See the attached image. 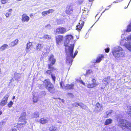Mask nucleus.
Segmentation results:
<instances>
[{"mask_svg": "<svg viewBox=\"0 0 131 131\" xmlns=\"http://www.w3.org/2000/svg\"><path fill=\"white\" fill-rule=\"evenodd\" d=\"M73 36L71 35H68L66 36L64 46H66V52L67 55L66 63L69 66L72 65L73 59L77 54L78 51L76 50L73 55L74 45L72 42Z\"/></svg>", "mask_w": 131, "mask_h": 131, "instance_id": "1", "label": "nucleus"}, {"mask_svg": "<svg viewBox=\"0 0 131 131\" xmlns=\"http://www.w3.org/2000/svg\"><path fill=\"white\" fill-rule=\"evenodd\" d=\"M113 57L117 60H122L125 57L124 51L123 48L119 46L114 47L112 51Z\"/></svg>", "mask_w": 131, "mask_h": 131, "instance_id": "2", "label": "nucleus"}, {"mask_svg": "<svg viewBox=\"0 0 131 131\" xmlns=\"http://www.w3.org/2000/svg\"><path fill=\"white\" fill-rule=\"evenodd\" d=\"M118 126L123 130L131 131V123L125 119H121L118 122Z\"/></svg>", "mask_w": 131, "mask_h": 131, "instance_id": "3", "label": "nucleus"}, {"mask_svg": "<svg viewBox=\"0 0 131 131\" xmlns=\"http://www.w3.org/2000/svg\"><path fill=\"white\" fill-rule=\"evenodd\" d=\"M43 83L47 89L50 93H53L55 92V90L53 85L50 82L49 79H46L44 81Z\"/></svg>", "mask_w": 131, "mask_h": 131, "instance_id": "4", "label": "nucleus"}, {"mask_svg": "<svg viewBox=\"0 0 131 131\" xmlns=\"http://www.w3.org/2000/svg\"><path fill=\"white\" fill-rule=\"evenodd\" d=\"M52 66L51 64L48 65L49 69L46 72V73L48 74L51 75L52 80L53 81L54 83L56 79V77L55 75L53 74V72H55L56 70Z\"/></svg>", "mask_w": 131, "mask_h": 131, "instance_id": "5", "label": "nucleus"}, {"mask_svg": "<svg viewBox=\"0 0 131 131\" xmlns=\"http://www.w3.org/2000/svg\"><path fill=\"white\" fill-rule=\"evenodd\" d=\"M26 115V113L25 112H23L21 114L20 117L19 118V120L21 122V123H24V124L20 125V127H23V126L27 122L25 119Z\"/></svg>", "mask_w": 131, "mask_h": 131, "instance_id": "6", "label": "nucleus"}, {"mask_svg": "<svg viewBox=\"0 0 131 131\" xmlns=\"http://www.w3.org/2000/svg\"><path fill=\"white\" fill-rule=\"evenodd\" d=\"M9 96V95L8 94H6L2 99L0 102V105L1 106H3L7 104Z\"/></svg>", "mask_w": 131, "mask_h": 131, "instance_id": "7", "label": "nucleus"}, {"mask_svg": "<svg viewBox=\"0 0 131 131\" xmlns=\"http://www.w3.org/2000/svg\"><path fill=\"white\" fill-rule=\"evenodd\" d=\"M66 29L63 27L57 28L56 30V33L58 34H63L66 32Z\"/></svg>", "mask_w": 131, "mask_h": 131, "instance_id": "8", "label": "nucleus"}, {"mask_svg": "<svg viewBox=\"0 0 131 131\" xmlns=\"http://www.w3.org/2000/svg\"><path fill=\"white\" fill-rule=\"evenodd\" d=\"M32 43L29 42L27 43V47L26 48V52L29 53L32 52L31 51L32 50L33 48L32 47Z\"/></svg>", "mask_w": 131, "mask_h": 131, "instance_id": "9", "label": "nucleus"}, {"mask_svg": "<svg viewBox=\"0 0 131 131\" xmlns=\"http://www.w3.org/2000/svg\"><path fill=\"white\" fill-rule=\"evenodd\" d=\"M92 83L91 84H89L88 85V87L89 88H94L98 84L96 81V80L94 79H93L92 80Z\"/></svg>", "mask_w": 131, "mask_h": 131, "instance_id": "10", "label": "nucleus"}, {"mask_svg": "<svg viewBox=\"0 0 131 131\" xmlns=\"http://www.w3.org/2000/svg\"><path fill=\"white\" fill-rule=\"evenodd\" d=\"M110 77H107L104 78L102 80V84L103 85V87H101L102 89L103 88H104L108 84V81L110 80Z\"/></svg>", "mask_w": 131, "mask_h": 131, "instance_id": "11", "label": "nucleus"}, {"mask_svg": "<svg viewBox=\"0 0 131 131\" xmlns=\"http://www.w3.org/2000/svg\"><path fill=\"white\" fill-rule=\"evenodd\" d=\"M29 17L25 14H23L22 15L21 20L22 22H28L29 20Z\"/></svg>", "mask_w": 131, "mask_h": 131, "instance_id": "12", "label": "nucleus"}, {"mask_svg": "<svg viewBox=\"0 0 131 131\" xmlns=\"http://www.w3.org/2000/svg\"><path fill=\"white\" fill-rule=\"evenodd\" d=\"M95 110L97 112L102 110V105L100 104L99 103H97L95 105Z\"/></svg>", "mask_w": 131, "mask_h": 131, "instance_id": "13", "label": "nucleus"}, {"mask_svg": "<svg viewBox=\"0 0 131 131\" xmlns=\"http://www.w3.org/2000/svg\"><path fill=\"white\" fill-rule=\"evenodd\" d=\"M84 23V21L80 20L79 23V25H77L76 26V29L78 30V31H80L82 29Z\"/></svg>", "mask_w": 131, "mask_h": 131, "instance_id": "14", "label": "nucleus"}, {"mask_svg": "<svg viewBox=\"0 0 131 131\" xmlns=\"http://www.w3.org/2000/svg\"><path fill=\"white\" fill-rule=\"evenodd\" d=\"M74 87V84L73 83L70 84H67L65 86L64 88L66 89H73Z\"/></svg>", "mask_w": 131, "mask_h": 131, "instance_id": "15", "label": "nucleus"}, {"mask_svg": "<svg viewBox=\"0 0 131 131\" xmlns=\"http://www.w3.org/2000/svg\"><path fill=\"white\" fill-rule=\"evenodd\" d=\"M49 61L51 62V66L54 64L56 61V60L53 58V55H51L49 58Z\"/></svg>", "mask_w": 131, "mask_h": 131, "instance_id": "16", "label": "nucleus"}, {"mask_svg": "<svg viewBox=\"0 0 131 131\" xmlns=\"http://www.w3.org/2000/svg\"><path fill=\"white\" fill-rule=\"evenodd\" d=\"M63 36L61 35H58L56 37V40L57 43L58 45L63 39Z\"/></svg>", "mask_w": 131, "mask_h": 131, "instance_id": "17", "label": "nucleus"}, {"mask_svg": "<svg viewBox=\"0 0 131 131\" xmlns=\"http://www.w3.org/2000/svg\"><path fill=\"white\" fill-rule=\"evenodd\" d=\"M124 46L129 51H131V42H125Z\"/></svg>", "mask_w": 131, "mask_h": 131, "instance_id": "18", "label": "nucleus"}, {"mask_svg": "<svg viewBox=\"0 0 131 131\" xmlns=\"http://www.w3.org/2000/svg\"><path fill=\"white\" fill-rule=\"evenodd\" d=\"M54 10L52 9H49L48 11H44L42 13V15L43 16H45L50 13H53Z\"/></svg>", "mask_w": 131, "mask_h": 131, "instance_id": "19", "label": "nucleus"}, {"mask_svg": "<svg viewBox=\"0 0 131 131\" xmlns=\"http://www.w3.org/2000/svg\"><path fill=\"white\" fill-rule=\"evenodd\" d=\"M24 124V123H20L15 125L14 127L12 128V130H10V131H16L17 129V128L18 127H21L20 125H23Z\"/></svg>", "mask_w": 131, "mask_h": 131, "instance_id": "20", "label": "nucleus"}, {"mask_svg": "<svg viewBox=\"0 0 131 131\" xmlns=\"http://www.w3.org/2000/svg\"><path fill=\"white\" fill-rule=\"evenodd\" d=\"M113 113V111L112 110H110L107 111L106 112V115H104V117H108V116L111 115Z\"/></svg>", "mask_w": 131, "mask_h": 131, "instance_id": "21", "label": "nucleus"}, {"mask_svg": "<svg viewBox=\"0 0 131 131\" xmlns=\"http://www.w3.org/2000/svg\"><path fill=\"white\" fill-rule=\"evenodd\" d=\"M73 10L71 8L67 7L66 10V13L68 14H71Z\"/></svg>", "mask_w": 131, "mask_h": 131, "instance_id": "22", "label": "nucleus"}, {"mask_svg": "<svg viewBox=\"0 0 131 131\" xmlns=\"http://www.w3.org/2000/svg\"><path fill=\"white\" fill-rule=\"evenodd\" d=\"M39 114L38 112H35L32 115L31 117L32 118H37L39 117Z\"/></svg>", "mask_w": 131, "mask_h": 131, "instance_id": "23", "label": "nucleus"}, {"mask_svg": "<svg viewBox=\"0 0 131 131\" xmlns=\"http://www.w3.org/2000/svg\"><path fill=\"white\" fill-rule=\"evenodd\" d=\"M104 57V56L102 55L99 56L97 58L95 62L97 63L100 62Z\"/></svg>", "mask_w": 131, "mask_h": 131, "instance_id": "24", "label": "nucleus"}, {"mask_svg": "<svg viewBox=\"0 0 131 131\" xmlns=\"http://www.w3.org/2000/svg\"><path fill=\"white\" fill-rule=\"evenodd\" d=\"M18 41V39H16L13 41L11 43L9 44V45L11 47H13L16 45Z\"/></svg>", "mask_w": 131, "mask_h": 131, "instance_id": "25", "label": "nucleus"}, {"mask_svg": "<svg viewBox=\"0 0 131 131\" xmlns=\"http://www.w3.org/2000/svg\"><path fill=\"white\" fill-rule=\"evenodd\" d=\"M39 121L41 124H44L47 122L48 120L46 119L42 118L39 119Z\"/></svg>", "mask_w": 131, "mask_h": 131, "instance_id": "26", "label": "nucleus"}, {"mask_svg": "<svg viewBox=\"0 0 131 131\" xmlns=\"http://www.w3.org/2000/svg\"><path fill=\"white\" fill-rule=\"evenodd\" d=\"M20 74L19 73H15L14 74L15 78L16 80H18L20 78Z\"/></svg>", "mask_w": 131, "mask_h": 131, "instance_id": "27", "label": "nucleus"}, {"mask_svg": "<svg viewBox=\"0 0 131 131\" xmlns=\"http://www.w3.org/2000/svg\"><path fill=\"white\" fill-rule=\"evenodd\" d=\"M112 119L110 118L107 119L105 122V125H107L109 124H110L112 123Z\"/></svg>", "mask_w": 131, "mask_h": 131, "instance_id": "28", "label": "nucleus"}, {"mask_svg": "<svg viewBox=\"0 0 131 131\" xmlns=\"http://www.w3.org/2000/svg\"><path fill=\"white\" fill-rule=\"evenodd\" d=\"M8 47V45L7 44H4L0 48V51H3L6 49Z\"/></svg>", "mask_w": 131, "mask_h": 131, "instance_id": "29", "label": "nucleus"}, {"mask_svg": "<svg viewBox=\"0 0 131 131\" xmlns=\"http://www.w3.org/2000/svg\"><path fill=\"white\" fill-rule=\"evenodd\" d=\"M42 48L41 45L40 44H38L36 46V49L38 51H40L41 50Z\"/></svg>", "mask_w": 131, "mask_h": 131, "instance_id": "30", "label": "nucleus"}, {"mask_svg": "<svg viewBox=\"0 0 131 131\" xmlns=\"http://www.w3.org/2000/svg\"><path fill=\"white\" fill-rule=\"evenodd\" d=\"M43 37L45 39L49 40L51 38V37L50 35H45L43 36Z\"/></svg>", "mask_w": 131, "mask_h": 131, "instance_id": "31", "label": "nucleus"}, {"mask_svg": "<svg viewBox=\"0 0 131 131\" xmlns=\"http://www.w3.org/2000/svg\"><path fill=\"white\" fill-rule=\"evenodd\" d=\"M79 106L82 109H85L87 108L86 106L82 103H79Z\"/></svg>", "mask_w": 131, "mask_h": 131, "instance_id": "32", "label": "nucleus"}, {"mask_svg": "<svg viewBox=\"0 0 131 131\" xmlns=\"http://www.w3.org/2000/svg\"><path fill=\"white\" fill-rule=\"evenodd\" d=\"M57 129V127L55 126H52L49 128V131H56Z\"/></svg>", "mask_w": 131, "mask_h": 131, "instance_id": "33", "label": "nucleus"}, {"mask_svg": "<svg viewBox=\"0 0 131 131\" xmlns=\"http://www.w3.org/2000/svg\"><path fill=\"white\" fill-rule=\"evenodd\" d=\"M125 38H126V37L124 38L123 39H122L120 42V45H123L124 46V45L125 44V42H125V41H127V42L128 41V40H124V39Z\"/></svg>", "mask_w": 131, "mask_h": 131, "instance_id": "34", "label": "nucleus"}, {"mask_svg": "<svg viewBox=\"0 0 131 131\" xmlns=\"http://www.w3.org/2000/svg\"><path fill=\"white\" fill-rule=\"evenodd\" d=\"M126 31L128 32H129L131 31V23L128 26Z\"/></svg>", "mask_w": 131, "mask_h": 131, "instance_id": "35", "label": "nucleus"}, {"mask_svg": "<svg viewBox=\"0 0 131 131\" xmlns=\"http://www.w3.org/2000/svg\"><path fill=\"white\" fill-rule=\"evenodd\" d=\"M38 98L37 96H34L33 97V101L35 103H36L38 101Z\"/></svg>", "mask_w": 131, "mask_h": 131, "instance_id": "36", "label": "nucleus"}, {"mask_svg": "<svg viewBox=\"0 0 131 131\" xmlns=\"http://www.w3.org/2000/svg\"><path fill=\"white\" fill-rule=\"evenodd\" d=\"M124 40H128V41H131V35L127 38L126 37L124 39Z\"/></svg>", "mask_w": 131, "mask_h": 131, "instance_id": "37", "label": "nucleus"}, {"mask_svg": "<svg viewBox=\"0 0 131 131\" xmlns=\"http://www.w3.org/2000/svg\"><path fill=\"white\" fill-rule=\"evenodd\" d=\"M13 102L12 101H10L9 103H8L7 105L9 107H12V105H13Z\"/></svg>", "mask_w": 131, "mask_h": 131, "instance_id": "38", "label": "nucleus"}, {"mask_svg": "<svg viewBox=\"0 0 131 131\" xmlns=\"http://www.w3.org/2000/svg\"><path fill=\"white\" fill-rule=\"evenodd\" d=\"M72 105L74 106L77 107L78 106H79V103H75L73 104Z\"/></svg>", "mask_w": 131, "mask_h": 131, "instance_id": "39", "label": "nucleus"}, {"mask_svg": "<svg viewBox=\"0 0 131 131\" xmlns=\"http://www.w3.org/2000/svg\"><path fill=\"white\" fill-rule=\"evenodd\" d=\"M92 72V71L91 70H89L86 71V74L87 75H89Z\"/></svg>", "mask_w": 131, "mask_h": 131, "instance_id": "40", "label": "nucleus"}, {"mask_svg": "<svg viewBox=\"0 0 131 131\" xmlns=\"http://www.w3.org/2000/svg\"><path fill=\"white\" fill-rule=\"evenodd\" d=\"M5 123V122L4 121H2L0 122V127L2 128V126Z\"/></svg>", "mask_w": 131, "mask_h": 131, "instance_id": "41", "label": "nucleus"}, {"mask_svg": "<svg viewBox=\"0 0 131 131\" xmlns=\"http://www.w3.org/2000/svg\"><path fill=\"white\" fill-rule=\"evenodd\" d=\"M45 27L47 29H50L51 28V26L50 25H47L45 26Z\"/></svg>", "mask_w": 131, "mask_h": 131, "instance_id": "42", "label": "nucleus"}, {"mask_svg": "<svg viewBox=\"0 0 131 131\" xmlns=\"http://www.w3.org/2000/svg\"><path fill=\"white\" fill-rule=\"evenodd\" d=\"M128 110H129L128 112H127L128 113V114H130L131 115V106L128 108Z\"/></svg>", "mask_w": 131, "mask_h": 131, "instance_id": "43", "label": "nucleus"}, {"mask_svg": "<svg viewBox=\"0 0 131 131\" xmlns=\"http://www.w3.org/2000/svg\"><path fill=\"white\" fill-rule=\"evenodd\" d=\"M1 2L2 4H5L7 2V0H1Z\"/></svg>", "mask_w": 131, "mask_h": 131, "instance_id": "44", "label": "nucleus"}, {"mask_svg": "<svg viewBox=\"0 0 131 131\" xmlns=\"http://www.w3.org/2000/svg\"><path fill=\"white\" fill-rule=\"evenodd\" d=\"M11 15V14L8 13H7L5 14V16L7 17H8Z\"/></svg>", "mask_w": 131, "mask_h": 131, "instance_id": "45", "label": "nucleus"}, {"mask_svg": "<svg viewBox=\"0 0 131 131\" xmlns=\"http://www.w3.org/2000/svg\"><path fill=\"white\" fill-rule=\"evenodd\" d=\"M105 51L106 52H108L110 50V48H107L105 49Z\"/></svg>", "mask_w": 131, "mask_h": 131, "instance_id": "46", "label": "nucleus"}, {"mask_svg": "<svg viewBox=\"0 0 131 131\" xmlns=\"http://www.w3.org/2000/svg\"><path fill=\"white\" fill-rule=\"evenodd\" d=\"M80 83H82V84H83L85 86V83L82 80L80 81Z\"/></svg>", "mask_w": 131, "mask_h": 131, "instance_id": "47", "label": "nucleus"}, {"mask_svg": "<svg viewBox=\"0 0 131 131\" xmlns=\"http://www.w3.org/2000/svg\"><path fill=\"white\" fill-rule=\"evenodd\" d=\"M122 0H118V1H114V2H113V3H117L119 2L120 1H122Z\"/></svg>", "mask_w": 131, "mask_h": 131, "instance_id": "48", "label": "nucleus"}, {"mask_svg": "<svg viewBox=\"0 0 131 131\" xmlns=\"http://www.w3.org/2000/svg\"><path fill=\"white\" fill-rule=\"evenodd\" d=\"M43 94V95L44 96L45 95V92H41Z\"/></svg>", "mask_w": 131, "mask_h": 131, "instance_id": "49", "label": "nucleus"}, {"mask_svg": "<svg viewBox=\"0 0 131 131\" xmlns=\"http://www.w3.org/2000/svg\"><path fill=\"white\" fill-rule=\"evenodd\" d=\"M12 9H10L8 10V11L9 12H10L11 11H12Z\"/></svg>", "mask_w": 131, "mask_h": 131, "instance_id": "50", "label": "nucleus"}, {"mask_svg": "<svg viewBox=\"0 0 131 131\" xmlns=\"http://www.w3.org/2000/svg\"><path fill=\"white\" fill-rule=\"evenodd\" d=\"M108 9H106V8L105 10L104 11H103V12L102 13H104L106 10H108Z\"/></svg>", "mask_w": 131, "mask_h": 131, "instance_id": "51", "label": "nucleus"}, {"mask_svg": "<svg viewBox=\"0 0 131 131\" xmlns=\"http://www.w3.org/2000/svg\"><path fill=\"white\" fill-rule=\"evenodd\" d=\"M60 85L61 86V87H62V88H63L62 85V82H61L60 83Z\"/></svg>", "mask_w": 131, "mask_h": 131, "instance_id": "52", "label": "nucleus"}, {"mask_svg": "<svg viewBox=\"0 0 131 131\" xmlns=\"http://www.w3.org/2000/svg\"><path fill=\"white\" fill-rule=\"evenodd\" d=\"M61 101L63 102V103H64V100L63 99H62L61 100Z\"/></svg>", "mask_w": 131, "mask_h": 131, "instance_id": "53", "label": "nucleus"}, {"mask_svg": "<svg viewBox=\"0 0 131 131\" xmlns=\"http://www.w3.org/2000/svg\"><path fill=\"white\" fill-rule=\"evenodd\" d=\"M2 114V112L1 111H0V115H1Z\"/></svg>", "mask_w": 131, "mask_h": 131, "instance_id": "54", "label": "nucleus"}, {"mask_svg": "<svg viewBox=\"0 0 131 131\" xmlns=\"http://www.w3.org/2000/svg\"><path fill=\"white\" fill-rule=\"evenodd\" d=\"M15 96H13V98H12V99L13 100H14V99H15Z\"/></svg>", "mask_w": 131, "mask_h": 131, "instance_id": "55", "label": "nucleus"}, {"mask_svg": "<svg viewBox=\"0 0 131 131\" xmlns=\"http://www.w3.org/2000/svg\"><path fill=\"white\" fill-rule=\"evenodd\" d=\"M33 16V15L32 14H30V17H31L32 16Z\"/></svg>", "mask_w": 131, "mask_h": 131, "instance_id": "56", "label": "nucleus"}, {"mask_svg": "<svg viewBox=\"0 0 131 131\" xmlns=\"http://www.w3.org/2000/svg\"><path fill=\"white\" fill-rule=\"evenodd\" d=\"M69 94V95H71V96H72V94L71 93H70Z\"/></svg>", "mask_w": 131, "mask_h": 131, "instance_id": "57", "label": "nucleus"}, {"mask_svg": "<svg viewBox=\"0 0 131 131\" xmlns=\"http://www.w3.org/2000/svg\"><path fill=\"white\" fill-rule=\"evenodd\" d=\"M1 69L0 68V74H1Z\"/></svg>", "mask_w": 131, "mask_h": 131, "instance_id": "58", "label": "nucleus"}, {"mask_svg": "<svg viewBox=\"0 0 131 131\" xmlns=\"http://www.w3.org/2000/svg\"><path fill=\"white\" fill-rule=\"evenodd\" d=\"M2 128H1V127H0V131L2 130Z\"/></svg>", "mask_w": 131, "mask_h": 131, "instance_id": "59", "label": "nucleus"}, {"mask_svg": "<svg viewBox=\"0 0 131 131\" xmlns=\"http://www.w3.org/2000/svg\"><path fill=\"white\" fill-rule=\"evenodd\" d=\"M53 99H57V98H53Z\"/></svg>", "mask_w": 131, "mask_h": 131, "instance_id": "60", "label": "nucleus"}, {"mask_svg": "<svg viewBox=\"0 0 131 131\" xmlns=\"http://www.w3.org/2000/svg\"><path fill=\"white\" fill-rule=\"evenodd\" d=\"M58 99L60 100H61V99L60 98H58Z\"/></svg>", "mask_w": 131, "mask_h": 131, "instance_id": "61", "label": "nucleus"}, {"mask_svg": "<svg viewBox=\"0 0 131 131\" xmlns=\"http://www.w3.org/2000/svg\"><path fill=\"white\" fill-rule=\"evenodd\" d=\"M123 34L122 35V36L121 37L122 38V36H123Z\"/></svg>", "mask_w": 131, "mask_h": 131, "instance_id": "62", "label": "nucleus"}, {"mask_svg": "<svg viewBox=\"0 0 131 131\" xmlns=\"http://www.w3.org/2000/svg\"><path fill=\"white\" fill-rule=\"evenodd\" d=\"M127 7L126 8V7H125V8H127Z\"/></svg>", "mask_w": 131, "mask_h": 131, "instance_id": "63", "label": "nucleus"}, {"mask_svg": "<svg viewBox=\"0 0 131 131\" xmlns=\"http://www.w3.org/2000/svg\"><path fill=\"white\" fill-rule=\"evenodd\" d=\"M111 6V5H109V7H110Z\"/></svg>", "mask_w": 131, "mask_h": 131, "instance_id": "64", "label": "nucleus"}]
</instances>
